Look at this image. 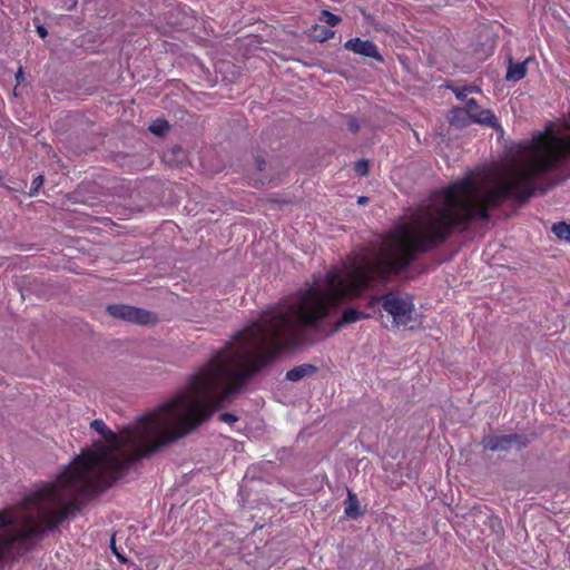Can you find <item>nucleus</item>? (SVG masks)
I'll return each mask as SVG.
<instances>
[{"instance_id": "obj_1", "label": "nucleus", "mask_w": 570, "mask_h": 570, "mask_svg": "<svg viewBox=\"0 0 570 570\" xmlns=\"http://www.w3.org/2000/svg\"><path fill=\"white\" fill-rule=\"evenodd\" d=\"M234 396L216 355L119 435L102 420H94L90 426L107 445L77 456L55 481L36 485L22 502L0 511V562L27 553L86 501L114 485L130 464L190 434Z\"/></svg>"}, {"instance_id": "obj_2", "label": "nucleus", "mask_w": 570, "mask_h": 570, "mask_svg": "<svg viewBox=\"0 0 570 570\" xmlns=\"http://www.w3.org/2000/svg\"><path fill=\"white\" fill-rule=\"evenodd\" d=\"M386 313L393 317L395 326H409L412 322L414 304L410 296L390 292L380 297Z\"/></svg>"}, {"instance_id": "obj_3", "label": "nucleus", "mask_w": 570, "mask_h": 570, "mask_svg": "<svg viewBox=\"0 0 570 570\" xmlns=\"http://www.w3.org/2000/svg\"><path fill=\"white\" fill-rule=\"evenodd\" d=\"M532 441L527 434H507V435H485L481 444L490 451H509L512 448L521 450L527 448Z\"/></svg>"}, {"instance_id": "obj_4", "label": "nucleus", "mask_w": 570, "mask_h": 570, "mask_svg": "<svg viewBox=\"0 0 570 570\" xmlns=\"http://www.w3.org/2000/svg\"><path fill=\"white\" fill-rule=\"evenodd\" d=\"M107 312L115 318L140 325H146L156 321V317L153 313L125 304L108 305Z\"/></svg>"}, {"instance_id": "obj_5", "label": "nucleus", "mask_w": 570, "mask_h": 570, "mask_svg": "<svg viewBox=\"0 0 570 570\" xmlns=\"http://www.w3.org/2000/svg\"><path fill=\"white\" fill-rule=\"evenodd\" d=\"M466 115H470L472 122L487 125L490 127L497 126V117L490 109H480L474 98H468L464 101V106L460 107Z\"/></svg>"}, {"instance_id": "obj_6", "label": "nucleus", "mask_w": 570, "mask_h": 570, "mask_svg": "<svg viewBox=\"0 0 570 570\" xmlns=\"http://www.w3.org/2000/svg\"><path fill=\"white\" fill-rule=\"evenodd\" d=\"M344 48L354 53L383 61V57L380 55L376 45L371 40L353 38L345 42Z\"/></svg>"}, {"instance_id": "obj_7", "label": "nucleus", "mask_w": 570, "mask_h": 570, "mask_svg": "<svg viewBox=\"0 0 570 570\" xmlns=\"http://www.w3.org/2000/svg\"><path fill=\"white\" fill-rule=\"evenodd\" d=\"M317 367L312 364H302L293 367L286 373V379L292 382H298L302 379L316 373Z\"/></svg>"}, {"instance_id": "obj_8", "label": "nucleus", "mask_w": 570, "mask_h": 570, "mask_svg": "<svg viewBox=\"0 0 570 570\" xmlns=\"http://www.w3.org/2000/svg\"><path fill=\"white\" fill-rule=\"evenodd\" d=\"M448 119L451 125L456 127H465L472 122L470 115H466V111H463L460 107L452 108L449 112Z\"/></svg>"}, {"instance_id": "obj_9", "label": "nucleus", "mask_w": 570, "mask_h": 570, "mask_svg": "<svg viewBox=\"0 0 570 570\" xmlns=\"http://www.w3.org/2000/svg\"><path fill=\"white\" fill-rule=\"evenodd\" d=\"M527 61L513 63L510 60L508 71L505 75V80L508 81H519L525 77L527 73Z\"/></svg>"}, {"instance_id": "obj_10", "label": "nucleus", "mask_w": 570, "mask_h": 570, "mask_svg": "<svg viewBox=\"0 0 570 570\" xmlns=\"http://www.w3.org/2000/svg\"><path fill=\"white\" fill-rule=\"evenodd\" d=\"M344 512L348 518H352V519H355L358 515H361L358 499H357L356 494L353 493L352 491L347 492V499L345 501Z\"/></svg>"}, {"instance_id": "obj_11", "label": "nucleus", "mask_w": 570, "mask_h": 570, "mask_svg": "<svg viewBox=\"0 0 570 570\" xmlns=\"http://www.w3.org/2000/svg\"><path fill=\"white\" fill-rule=\"evenodd\" d=\"M552 232L558 238L570 240V224L564 222L557 223L552 226Z\"/></svg>"}, {"instance_id": "obj_12", "label": "nucleus", "mask_w": 570, "mask_h": 570, "mask_svg": "<svg viewBox=\"0 0 570 570\" xmlns=\"http://www.w3.org/2000/svg\"><path fill=\"white\" fill-rule=\"evenodd\" d=\"M452 91L454 92L455 97L461 100L465 101L468 99V92H479L480 89L478 87H451Z\"/></svg>"}, {"instance_id": "obj_13", "label": "nucleus", "mask_w": 570, "mask_h": 570, "mask_svg": "<svg viewBox=\"0 0 570 570\" xmlns=\"http://www.w3.org/2000/svg\"><path fill=\"white\" fill-rule=\"evenodd\" d=\"M320 20L326 22L327 24L335 27L341 22V18L328 10H322L320 13Z\"/></svg>"}, {"instance_id": "obj_14", "label": "nucleus", "mask_w": 570, "mask_h": 570, "mask_svg": "<svg viewBox=\"0 0 570 570\" xmlns=\"http://www.w3.org/2000/svg\"><path fill=\"white\" fill-rule=\"evenodd\" d=\"M169 129L168 122L166 120H156L150 127L149 130L158 136L166 134Z\"/></svg>"}, {"instance_id": "obj_15", "label": "nucleus", "mask_w": 570, "mask_h": 570, "mask_svg": "<svg viewBox=\"0 0 570 570\" xmlns=\"http://www.w3.org/2000/svg\"><path fill=\"white\" fill-rule=\"evenodd\" d=\"M487 520L492 532L500 535L503 531L501 520L494 515H487Z\"/></svg>"}, {"instance_id": "obj_16", "label": "nucleus", "mask_w": 570, "mask_h": 570, "mask_svg": "<svg viewBox=\"0 0 570 570\" xmlns=\"http://www.w3.org/2000/svg\"><path fill=\"white\" fill-rule=\"evenodd\" d=\"M315 30H320V33L318 35H315V38L323 42V41H326L328 40L330 38H332L334 36V31L331 30V29H327V28H324V27H315Z\"/></svg>"}, {"instance_id": "obj_17", "label": "nucleus", "mask_w": 570, "mask_h": 570, "mask_svg": "<svg viewBox=\"0 0 570 570\" xmlns=\"http://www.w3.org/2000/svg\"><path fill=\"white\" fill-rule=\"evenodd\" d=\"M368 163L367 160L365 159H361L358 160L356 164H355V171L357 173V175L360 176H366L367 173H368Z\"/></svg>"}, {"instance_id": "obj_18", "label": "nucleus", "mask_w": 570, "mask_h": 570, "mask_svg": "<svg viewBox=\"0 0 570 570\" xmlns=\"http://www.w3.org/2000/svg\"><path fill=\"white\" fill-rule=\"evenodd\" d=\"M42 184H43V176H41V175L37 176L31 184L30 194L33 195L35 193H37L39 190V188L42 186Z\"/></svg>"}, {"instance_id": "obj_19", "label": "nucleus", "mask_w": 570, "mask_h": 570, "mask_svg": "<svg viewBox=\"0 0 570 570\" xmlns=\"http://www.w3.org/2000/svg\"><path fill=\"white\" fill-rule=\"evenodd\" d=\"M219 419H220V421L226 422V423H233V422L237 421V416H235L234 414H230V413H223V414H220Z\"/></svg>"}, {"instance_id": "obj_20", "label": "nucleus", "mask_w": 570, "mask_h": 570, "mask_svg": "<svg viewBox=\"0 0 570 570\" xmlns=\"http://www.w3.org/2000/svg\"><path fill=\"white\" fill-rule=\"evenodd\" d=\"M37 32L38 35L41 37V38H46L47 35H48V31L47 29L43 27V26H38L37 27Z\"/></svg>"}, {"instance_id": "obj_21", "label": "nucleus", "mask_w": 570, "mask_h": 570, "mask_svg": "<svg viewBox=\"0 0 570 570\" xmlns=\"http://www.w3.org/2000/svg\"><path fill=\"white\" fill-rule=\"evenodd\" d=\"M256 165H257V169H258L259 171H263V170H265V168H266V163H265V160H264V159H257V160H256Z\"/></svg>"}, {"instance_id": "obj_22", "label": "nucleus", "mask_w": 570, "mask_h": 570, "mask_svg": "<svg viewBox=\"0 0 570 570\" xmlns=\"http://www.w3.org/2000/svg\"><path fill=\"white\" fill-rule=\"evenodd\" d=\"M350 130L353 132H356L358 130V124L356 122V120H351Z\"/></svg>"}, {"instance_id": "obj_23", "label": "nucleus", "mask_w": 570, "mask_h": 570, "mask_svg": "<svg viewBox=\"0 0 570 570\" xmlns=\"http://www.w3.org/2000/svg\"><path fill=\"white\" fill-rule=\"evenodd\" d=\"M271 180H272V176H265V177L257 179V183L265 184L266 181H271Z\"/></svg>"}, {"instance_id": "obj_24", "label": "nucleus", "mask_w": 570, "mask_h": 570, "mask_svg": "<svg viewBox=\"0 0 570 570\" xmlns=\"http://www.w3.org/2000/svg\"><path fill=\"white\" fill-rule=\"evenodd\" d=\"M366 202H367V197H365V196H361V197H358V199H357V203H358L360 205H364Z\"/></svg>"}, {"instance_id": "obj_25", "label": "nucleus", "mask_w": 570, "mask_h": 570, "mask_svg": "<svg viewBox=\"0 0 570 570\" xmlns=\"http://www.w3.org/2000/svg\"><path fill=\"white\" fill-rule=\"evenodd\" d=\"M21 75H22V71H21V69H20V70L18 71V73H17V78H21Z\"/></svg>"}, {"instance_id": "obj_26", "label": "nucleus", "mask_w": 570, "mask_h": 570, "mask_svg": "<svg viewBox=\"0 0 570 570\" xmlns=\"http://www.w3.org/2000/svg\"><path fill=\"white\" fill-rule=\"evenodd\" d=\"M114 551L116 552V554H117V557H118L119 559H122L121 554H119V553L116 551V549H115V548H114Z\"/></svg>"}]
</instances>
